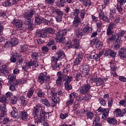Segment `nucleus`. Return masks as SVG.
Returning <instances> with one entry per match:
<instances>
[{
	"label": "nucleus",
	"instance_id": "1",
	"mask_svg": "<svg viewBox=\"0 0 126 126\" xmlns=\"http://www.w3.org/2000/svg\"><path fill=\"white\" fill-rule=\"evenodd\" d=\"M33 116L34 117V123L38 125L40 123H44L49 118V113L45 112V107L41 104H38L34 107Z\"/></svg>",
	"mask_w": 126,
	"mask_h": 126
},
{
	"label": "nucleus",
	"instance_id": "2",
	"mask_svg": "<svg viewBox=\"0 0 126 126\" xmlns=\"http://www.w3.org/2000/svg\"><path fill=\"white\" fill-rule=\"evenodd\" d=\"M77 38L73 40L72 42V48L73 49H79L80 45H79V40L82 38L83 32L82 30L79 29L76 32Z\"/></svg>",
	"mask_w": 126,
	"mask_h": 126
},
{
	"label": "nucleus",
	"instance_id": "3",
	"mask_svg": "<svg viewBox=\"0 0 126 126\" xmlns=\"http://www.w3.org/2000/svg\"><path fill=\"white\" fill-rule=\"evenodd\" d=\"M35 11L32 10L27 12L24 15V18H25V24L28 25L30 27H31L32 23H31V18L32 16L35 14Z\"/></svg>",
	"mask_w": 126,
	"mask_h": 126
},
{
	"label": "nucleus",
	"instance_id": "4",
	"mask_svg": "<svg viewBox=\"0 0 126 126\" xmlns=\"http://www.w3.org/2000/svg\"><path fill=\"white\" fill-rule=\"evenodd\" d=\"M6 114V106L4 104H2L0 105V122H2L3 124H6L9 121L8 118H4L2 121V118Z\"/></svg>",
	"mask_w": 126,
	"mask_h": 126
},
{
	"label": "nucleus",
	"instance_id": "5",
	"mask_svg": "<svg viewBox=\"0 0 126 126\" xmlns=\"http://www.w3.org/2000/svg\"><path fill=\"white\" fill-rule=\"evenodd\" d=\"M66 30L60 31L56 35V41L57 43H65V38L63 36L66 34Z\"/></svg>",
	"mask_w": 126,
	"mask_h": 126
},
{
	"label": "nucleus",
	"instance_id": "6",
	"mask_svg": "<svg viewBox=\"0 0 126 126\" xmlns=\"http://www.w3.org/2000/svg\"><path fill=\"white\" fill-rule=\"evenodd\" d=\"M51 79L50 76L47 75V72H44L40 74L38 77V82L40 83V84H43L44 82L46 81H49Z\"/></svg>",
	"mask_w": 126,
	"mask_h": 126
},
{
	"label": "nucleus",
	"instance_id": "7",
	"mask_svg": "<svg viewBox=\"0 0 126 126\" xmlns=\"http://www.w3.org/2000/svg\"><path fill=\"white\" fill-rule=\"evenodd\" d=\"M77 97H78V94L74 92L71 93L69 95V99L66 103V106H71L74 102V99Z\"/></svg>",
	"mask_w": 126,
	"mask_h": 126
},
{
	"label": "nucleus",
	"instance_id": "8",
	"mask_svg": "<svg viewBox=\"0 0 126 126\" xmlns=\"http://www.w3.org/2000/svg\"><path fill=\"white\" fill-rule=\"evenodd\" d=\"M51 95L52 96V100L53 101V103H52V106L55 107L58 103L60 101V98L57 96V93L55 92L51 91L50 93Z\"/></svg>",
	"mask_w": 126,
	"mask_h": 126
},
{
	"label": "nucleus",
	"instance_id": "9",
	"mask_svg": "<svg viewBox=\"0 0 126 126\" xmlns=\"http://www.w3.org/2000/svg\"><path fill=\"white\" fill-rule=\"evenodd\" d=\"M91 89V86L89 84H84L83 86L81 87L79 90L80 91V93L81 94H85V93H87L88 91L90 90Z\"/></svg>",
	"mask_w": 126,
	"mask_h": 126
},
{
	"label": "nucleus",
	"instance_id": "10",
	"mask_svg": "<svg viewBox=\"0 0 126 126\" xmlns=\"http://www.w3.org/2000/svg\"><path fill=\"white\" fill-rule=\"evenodd\" d=\"M102 53L103 55H104V56H106V57L110 55V56L111 57H112V58H115L116 55V53H115V51H114V50H112L110 49H103L102 51Z\"/></svg>",
	"mask_w": 126,
	"mask_h": 126
},
{
	"label": "nucleus",
	"instance_id": "11",
	"mask_svg": "<svg viewBox=\"0 0 126 126\" xmlns=\"http://www.w3.org/2000/svg\"><path fill=\"white\" fill-rule=\"evenodd\" d=\"M98 112H99V113L103 112V113L102 116V119H103V120H106L107 117H108V115H109V109L103 108L100 107L98 109Z\"/></svg>",
	"mask_w": 126,
	"mask_h": 126
},
{
	"label": "nucleus",
	"instance_id": "12",
	"mask_svg": "<svg viewBox=\"0 0 126 126\" xmlns=\"http://www.w3.org/2000/svg\"><path fill=\"white\" fill-rule=\"evenodd\" d=\"M19 1V0H7L6 1L2 2V5L3 6H12L13 4L17 3V2Z\"/></svg>",
	"mask_w": 126,
	"mask_h": 126
},
{
	"label": "nucleus",
	"instance_id": "13",
	"mask_svg": "<svg viewBox=\"0 0 126 126\" xmlns=\"http://www.w3.org/2000/svg\"><path fill=\"white\" fill-rule=\"evenodd\" d=\"M13 25H15L17 28H18L20 30H25L26 28L22 27V22L19 20H14L12 22Z\"/></svg>",
	"mask_w": 126,
	"mask_h": 126
},
{
	"label": "nucleus",
	"instance_id": "14",
	"mask_svg": "<svg viewBox=\"0 0 126 126\" xmlns=\"http://www.w3.org/2000/svg\"><path fill=\"white\" fill-rule=\"evenodd\" d=\"M17 44H18V40L16 37H14L11 38V41H6L5 45L8 46V47H10L11 46L14 47V46H16Z\"/></svg>",
	"mask_w": 126,
	"mask_h": 126
},
{
	"label": "nucleus",
	"instance_id": "15",
	"mask_svg": "<svg viewBox=\"0 0 126 126\" xmlns=\"http://www.w3.org/2000/svg\"><path fill=\"white\" fill-rule=\"evenodd\" d=\"M20 56H18V54H14L12 57L10 58V61L11 63H15L16 61L19 59V62L16 63L17 64H20V63H22V60L20 59Z\"/></svg>",
	"mask_w": 126,
	"mask_h": 126
},
{
	"label": "nucleus",
	"instance_id": "16",
	"mask_svg": "<svg viewBox=\"0 0 126 126\" xmlns=\"http://www.w3.org/2000/svg\"><path fill=\"white\" fill-rule=\"evenodd\" d=\"M80 12V11L78 9H75L73 10V12L69 14L70 17H71V18H79Z\"/></svg>",
	"mask_w": 126,
	"mask_h": 126
},
{
	"label": "nucleus",
	"instance_id": "17",
	"mask_svg": "<svg viewBox=\"0 0 126 126\" xmlns=\"http://www.w3.org/2000/svg\"><path fill=\"white\" fill-rule=\"evenodd\" d=\"M108 80V79L103 78L101 79L100 78H97L96 80H95V84L97 86H100L104 84L106 81Z\"/></svg>",
	"mask_w": 126,
	"mask_h": 126
},
{
	"label": "nucleus",
	"instance_id": "18",
	"mask_svg": "<svg viewBox=\"0 0 126 126\" xmlns=\"http://www.w3.org/2000/svg\"><path fill=\"white\" fill-rule=\"evenodd\" d=\"M36 37H42V38H46V33H45L44 30H36Z\"/></svg>",
	"mask_w": 126,
	"mask_h": 126
},
{
	"label": "nucleus",
	"instance_id": "19",
	"mask_svg": "<svg viewBox=\"0 0 126 126\" xmlns=\"http://www.w3.org/2000/svg\"><path fill=\"white\" fill-rule=\"evenodd\" d=\"M80 70H82V72L84 73L87 74V73L89 72V70H90V68H89V66L86 64H84L81 66Z\"/></svg>",
	"mask_w": 126,
	"mask_h": 126
},
{
	"label": "nucleus",
	"instance_id": "20",
	"mask_svg": "<svg viewBox=\"0 0 126 126\" xmlns=\"http://www.w3.org/2000/svg\"><path fill=\"white\" fill-rule=\"evenodd\" d=\"M83 59V56H82V55L80 54H78L77 55V58L75 59V60L74 62V65H77V64H79L81 61H82Z\"/></svg>",
	"mask_w": 126,
	"mask_h": 126
},
{
	"label": "nucleus",
	"instance_id": "21",
	"mask_svg": "<svg viewBox=\"0 0 126 126\" xmlns=\"http://www.w3.org/2000/svg\"><path fill=\"white\" fill-rule=\"evenodd\" d=\"M124 22H125V17L121 16L116 18L113 24L116 26L118 25V23H124Z\"/></svg>",
	"mask_w": 126,
	"mask_h": 126
},
{
	"label": "nucleus",
	"instance_id": "22",
	"mask_svg": "<svg viewBox=\"0 0 126 126\" xmlns=\"http://www.w3.org/2000/svg\"><path fill=\"white\" fill-rule=\"evenodd\" d=\"M110 67L112 69L111 74L113 76H117V73H116V69H117V67H116V64L111 63Z\"/></svg>",
	"mask_w": 126,
	"mask_h": 126
},
{
	"label": "nucleus",
	"instance_id": "23",
	"mask_svg": "<svg viewBox=\"0 0 126 126\" xmlns=\"http://www.w3.org/2000/svg\"><path fill=\"white\" fill-rule=\"evenodd\" d=\"M19 102L21 106H26L27 105V100H26L25 96L23 95L20 97Z\"/></svg>",
	"mask_w": 126,
	"mask_h": 126
},
{
	"label": "nucleus",
	"instance_id": "24",
	"mask_svg": "<svg viewBox=\"0 0 126 126\" xmlns=\"http://www.w3.org/2000/svg\"><path fill=\"white\" fill-rule=\"evenodd\" d=\"M13 111L11 112V116L14 119H18L19 115L17 113V109L15 107H12Z\"/></svg>",
	"mask_w": 126,
	"mask_h": 126
},
{
	"label": "nucleus",
	"instance_id": "25",
	"mask_svg": "<svg viewBox=\"0 0 126 126\" xmlns=\"http://www.w3.org/2000/svg\"><path fill=\"white\" fill-rule=\"evenodd\" d=\"M81 30H82V32L83 35L84 33H92V31L93 30V29L91 27L87 26V27H85L84 28L83 30L82 29H81Z\"/></svg>",
	"mask_w": 126,
	"mask_h": 126
},
{
	"label": "nucleus",
	"instance_id": "26",
	"mask_svg": "<svg viewBox=\"0 0 126 126\" xmlns=\"http://www.w3.org/2000/svg\"><path fill=\"white\" fill-rule=\"evenodd\" d=\"M107 122L109 125H117V120L115 118H108L107 119Z\"/></svg>",
	"mask_w": 126,
	"mask_h": 126
},
{
	"label": "nucleus",
	"instance_id": "27",
	"mask_svg": "<svg viewBox=\"0 0 126 126\" xmlns=\"http://www.w3.org/2000/svg\"><path fill=\"white\" fill-rule=\"evenodd\" d=\"M115 26L114 24H111L108 27L107 30V34L112 35L113 34V26Z\"/></svg>",
	"mask_w": 126,
	"mask_h": 126
},
{
	"label": "nucleus",
	"instance_id": "28",
	"mask_svg": "<svg viewBox=\"0 0 126 126\" xmlns=\"http://www.w3.org/2000/svg\"><path fill=\"white\" fill-rule=\"evenodd\" d=\"M126 49L122 50L119 52V55L121 59H126Z\"/></svg>",
	"mask_w": 126,
	"mask_h": 126
},
{
	"label": "nucleus",
	"instance_id": "29",
	"mask_svg": "<svg viewBox=\"0 0 126 126\" xmlns=\"http://www.w3.org/2000/svg\"><path fill=\"white\" fill-rule=\"evenodd\" d=\"M115 14H116V10L114 8L110 9V12L109 13L110 19H114Z\"/></svg>",
	"mask_w": 126,
	"mask_h": 126
},
{
	"label": "nucleus",
	"instance_id": "30",
	"mask_svg": "<svg viewBox=\"0 0 126 126\" xmlns=\"http://www.w3.org/2000/svg\"><path fill=\"white\" fill-rule=\"evenodd\" d=\"M75 19L73 22V26L74 27H77L78 26V24L80 23V18H74Z\"/></svg>",
	"mask_w": 126,
	"mask_h": 126
},
{
	"label": "nucleus",
	"instance_id": "31",
	"mask_svg": "<svg viewBox=\"0 0 126 126\" xmlns=\"http://www.w3.org/2000/svg\"><path fill=\"white\" fill-rule=\"evenodd\" d=\"M32 66L31 62H28L26 63H24L23 66V69H28V68H30Z\"/></svg>",
	"mask_w": 126,
	"mask_h": 126
},
{
	"label": "nucleus",
	"instance_id": "32",
	"mask_svg": "<svg viewBox=\"0 0 126 126\" xmlns=\"http://www.w3.org/2000/svg\"><path fill=\"white\" fill-rule=\"evenodd\" d=\"M50 33V34H53L55 32V31L53 30L52 28H48L44 30V33L46 34V37H47V33Z\"/></svg>",
	"mask_w": 126,
	"mask_h": 126
},
{
	"label": "nucleus",
	"instance_id": "33",
	"mask_svg": "<svg viewBox=\"0 0 126 126\" xmlns=\"http://www.w3.org/2000/svg\"><path fill=\"white\" fill-rule=\"evenodd\" d=\"M21 118L22 120H26L28 118V114L26 111H22L21 112Z\"/></svg>",
	"mask_w": 126,
	"mask_h": 126
},
{
	"label": "nucleus",
	"instance_id": "34",
	"mask_svg": "<svg viewBox=\"0 0 126 126\" xmlns=\"http://www.w3.org/2000/svg\"><path fill=\"white\" fill-rule=\"evenodd\" d=\"M116 40H118L116 35L113 34L111 37L107 39V43L108 44H110L111 42H113V41H116Z\"/></svg>",
	"mask_w": 126,
	"mask_h": 126
},
{
	"label": "nucleus",
	"instance_id": "35",
	"mask_svg": "<svg viewBox=\"0 0 126 126\" xmlns=\"http://www.w3.org/2000/svg\"><path fill=\"white\" fill-rule=\"evenodd\" d=\"M57 54L58 55V57L59 59H63L64 57H65L64 53H63V51L61 50L58 51L57 53Z\"/></svg>",
	"mask_w": 126,
	"mask_h": 126
},
{
	"label": "nucleus",
	"instance_id": "36",
	"mask_svg": "<svg viewBox=\"0 0 126 126\" xmlns=\"http://www.w3.org/2000/svg\"><path fill=\"white\" fill-rule=\"evenodd\" d=\"M114 115L116 117H122V111L120 109H117L114 112Z\"/></svg>",
	"mask_w": 126,
	"mask_h": 126
},
{
	"label": "nucleus",
	"instance_id": "37",
	"mask_svg": "<svg viewBox=\"0 0 126 126\" xmlns=\"http://www.w3.org/2000/svg\"><path fill=\"white\" fill-rule=\"evenodd\" d=\"M21 52L22 53H24L25 52H27L28 50H29V48H28V46L27 45L24 44L21 46Z\"/></svg>",
	"mask_w": 126,
	"mask_h": 126
},
{
	"label": "nucleus",
	"instance_id": "38",
	"mask_svg": "<svg viewBox=\"0 0 126 126\" xmlns=\"http://www.w3.org/2000/svg\"><path fill=\"white\" fill-rule=\"evenodd\" d=\"M99 18L104 21H106L107 20V17L105 16V14H104V12H101L99 13Z\"/></svg>",
	"mask_w": 126,
	"mask_h": 126
},
{
	"label": "nucleus",
	"instance_id": "39",
	"mask_svg": "<svg viewBox=\"0 0 126 126\" xmlns=\"http://www.w3.org/2000/svg\"><path fill=\"white\" fill-rule=\"evenodd\" d=\"M64 0H59V1L57 2L56 4L59 7H62L64 6Z\"/></svg>",
	"mask_w": 126,
	"mask_h": 126
},
{
	"label": "nucleus",
	"instance_id": "40",
	"mask_svg": "<svg viewBox=\"0 0 126 126\" xmlns=\"http://www.w3.org/2000/svg\"><path fill=\"white\" fill-rule=\"evenodd\" d=\"M31 64H32V66L33 69H34V70H35L36 68L38 67V65L39 63L37 61H33V62H31Z\"/></svg>",
	"mask_w": 126,
	"mask_h": 126
},
{
	"label": "nucleus",
	"instance_id": "41",
	"mask_svg": "<svg viewBox=\"0 0 126 126\" xmlns=\"http://www.w3.org/2000/svg\"><path fill=\"white\" fill-rule=\"evenodd\" d=\"M35 24H40L41 23V19H40V16L38 14L35 15Z\"/></svg>",
	"mask_w": 126,
	"mask_h": 126
},
{
	"label": "nucleus",
	"instance_id": "42",
	"mask_svg": "<svg viewBox=\"0 0 126 126\" xmlns=\"http://www.w3.org/2000/svg\"><path fill=\"white\" fill-rule=\"evenodd\" d=\"M63 81V77L58 76L57 79L56 80V84L58 86H61L62 85V82Z\"/></svg>",
	"mask_w": 126,
	"mask_h": 126
},
{
	"label": "nucleus",
	"instance_id": "43",
	"mask_svg": "<svg viewBox=\"0 0 126 126\" xmlns=\"http://www.w3.org/2000/svg\"><path fill=\"white\" fill-rule=\"evenodd\" d=\"M6 78L10 80V81H13V80H15L16 79V76L14 75H8L6 76Z\"/></svg>",
	"mask_w": 126,
	"mask_h": 126
},
{
	"label": "nucleus",
	"instance_id": "44",
	"mask_svg": "<svg viewBox=\"0 0 126 126\" xmlns=\"http://www.w3.org/2000/svg\"><path fill=\"white\" fill-rule=\"evenodd\" d=\"M64 87L65 89L68 91L72 89V86L69 84V83H64Z\"/></svg>",
	"mask_w": 126,
	"mask_h": 126
},
{
	"label": "nucleus",
	"instance_id": "45",
	"mask_svg": "<svg viewBox=\"0 0 126 126\" xmlns=\"http://www.w3.org/2000/svg\"><path fill=\"white\" fill-rule=\"evenodd\" d=\"M86 116L88 118V119H93V117H94V113L93 112L89 111L87 113Z\"/></svg>",
	"mask_w": 126,
	"mask_h": 126
},
{
	"label": "nucleus",
	"instance_id": "46",
	"mask_svg": "<svg viewBox=\"0 0 126 126\" xmlns=\"http://www.w3.org/2000/svg\"><path fill=\"white\" fill-rule=\"evenodd\" d=\"M82 79V74L80 72H78L75 77V80L76 81H79Z\"/></svg>",
	"mask_w": 126,
	"mask_h": 126
},
{
	"label": "nucleus",
	"instance_id": "47",
	"mask_svg": "<svg viewBox=\"0 0 126 126\" xmlns=\"http://www.w3.org/2000/svg\"><path fill=\"white\" fill-rule=\"evenodd\" d=\"M54 12H56L57 16H63V12L59 9H54Z\"/></svg>",
	"mask_w": 126,
	"mask_h": 126
},
{
	"label": "nucleus",
	"instance_id": "48",
	"mask_svg": "<svg viewBox=\"0 0 126 126\" xmlns=\"http://www.w3.org/2000/svg\"><path fill=\"white\" fill-rule=\"evenodd\" d=\"M91 99V96H89V95H87L85 96H81L80 97V100L82 101H88V100H90Z\"/></svg>",
	"mask_w": 126,
	"mask_h": 126
},
{
	"label": "nucleus",
	"instance_id": "49",
	"mask_svg": "<svg viewBox=\"0 0 126 126\" xmlns=\"http://www.w3.org/2000/svg\"><path fill=\"white\" fill-rule=\"evenodd\" d=\"M95 47L98 49H101L103 47V42L100 41V40H97L95 44Z\"/></svg>",
	"mask_w": 126,
	"mask_h": 126
},
{
	"label": "nucleus",
	"instance_id": "50",
	"mask_svg": "<svg viewBox=\"0 0 126 126\" xmlns=\"http://www.w3.org/2000/svg\"><path fill=\"white\" fill-rule=\"evenodd\" d=\"M17 97L15 96L12 97L11 99L10 103L12 105H15V104H16L17 102Z\"/></svg>",
	"mask_w": 126,
	"mask_h": 126
},
{
	"label": "nucleus",
	"instance_id": "51",
	"mask_svg": "<svg viewBox=\"0 0 126 126\" xmlns=\"http://www.w3.org/2000/svg\"><path fill=\"white\" fill-rule=\"evenodd\" d=\"M125 33L126 31H121L120 32L116 35L117 39H119V38H121V37H123V36L125 35Z\"/></svg>",
	"mask_w": 126,
	"mask_h": 126
},
{
	"label": "nucleus",
	"instance_id": "52",
	"mask_svg": "<svg viewBox=\"0 0 126 126\" xmlns=\"http://www.w3.org/2000/svg\"><path fill=\"white\" fill-rule=\"evenodd\" d=\"M6 99L7 97L5 95H2L0 97V102L3 103V104H5V103H6Z\"/></svg>",
	"mask_w": 126,
	"mask_h": 126
},
{
	"label": "nucleus",
	"instance_id": "53",
	"mask_svg": "<svg viewBox=\"0 0 126 126\" xmlns=\"http://www.w3.org/2000/svg\"><path fill=\"white\" fill-rule=\"evenodd\" d=\"M100 122V118L98 116H96L94 121L93 124L94 126H98L99 122Z\"/></svg>",
	"mask_w": 126,
	"mask_h": 126
},
{
	"label": "nucleus",
	"instance_id": "54",
	"mask_svg": "<svg viewBox=\"0 0 126 126\" xmlns=\"http://www.w3.org/2000/svg\"><path fill=\"white\" fill-rule=\"evenodd\" d=\"M72 80V77L71 76H66L65 77V83H70V82H71V81Z\"/></svg>",
	"mask_w": 126,
	"mask_h": 126
},
{
	"label": "nucleus",
	"instance_id": "55",
	"mask_svg": "<svg viewBox=\"0 0 126 126\" xmlns=\"http://www.w3.org/2000/svg\"><path fill=\"white\" fill-rule=\"evenodd\" d=\"M41 103L45 105V106H47L48 107L50 106V103H49V101L47 99H42Z\"/></svg>",
	"mask_w": 126,
	"mask_h": 126
},
{
	"label": "nucleus",
	"instance_id": "56",
	"mask_svg": "<svg viewBox=\"0 0 126 126\" xmlns=\"http://www.w3.org/2000/svg\"><path fill=\"white\" fill-rule=\"evenodd\" d=\"M92 3L91 2V1L89 0H86L83 1V4L85 6H88L89 5H91Z\"/></svg>",
	"mask_w": 126,
	"mask_h": 126
},
{
	"label": "nucleus",
	"instance_id": "57",
	"mask_svg": "<svg viewBox=\"0 0 126 126\" xmlns=\"http://www.w3.org/2000/svg\"><path fill=\"white\" fill-rule=\"evenodd\" d=\"M67 117H68V113H64V114L61 113L60 114V118L62 120H64V119H66Z\"/></svg>",
	"mask_w": 126,
	"mask_h": 126
},
{
	"label": "nucleus",
	"instance_id": "58",
	"mask_svg": "<svg viewBox=\"0 0 126 126\" xmlns=\"http://www.w3.org/2000/svg\"><path fill=\"white\" fill-rule=\"evenodd\" d=\"M32 58L33 59V60H38V59H39V55H38L37 53H33L32 54Z\"/></svg>",
	"mask_w": 126,
	"mask_h": 126
},
{
	"label": "nucleus",
	"instance_id": "59",
	"mask_svg": "<svg viewBox=\"0 0 126 126\" xmlns=\"http://www.w3.org/2000/svg\"><path fill=\"white\" fill-rule=\"evenodd\" d=\"M37 96L38 97H40L41 98H43L44 96H45V93L42 92V90H39L37 92Z\"/></svg>",
	"mask_w": 126,
	"mask_h": 126
},
{
	"label": "nucleus",
	"instance_id": "60",
	"mask_svg": "<svg viewBox=\"0 0 126 126\" xmlns=\"http://www.w3.org/2000/svg\"><path fill=\"white\" fill-rule=\"evenodd\" d=\"M100 58V56L98 55L97 54L93 55L92 54V57L91 59H95L96 62L99 61Z\"/></svg>",
	"mask_w": 126,
	"mask_h": 126
},
{
	"label": "nucleus",
	"instance_id": "61",
	"mask_svg": "<svg viewBox=\"0 0 126 126\" xmlns=\"http://www.w3.org/2000/svg\"><path fill=\"white\" fill-rule=\"evenodd\" d=\"M7 71L6 69H2L0 70V75L1 76H3L4 75H6Z\"/></svg>",
	"mask_w": 126,
	"mask_h": 126
},
{
	"label": "nucleus",
	"instance_id": "62",
	"mask_svg": "<svg viewBox=\"0 0 126 126\" xmlns=\"http://www.w3.org/2000/svg\"><path fill=\"white\" fill-rule=\"evenodd\" d=\"M99 101L100 104H101V105H102V106H105L106 105V101L104 99H103V98H99Z\"/></svg>",
	"mask_w": 126,
	"mask_h": 126
},
{
	"label": "nucleus",
	"instance_id": "63",
	"mask_svg": "<svg viewBox=\"0 0 126 126\" xmlns=\"http://www.w3.org/2000/svg\"><path fill=\"white\" fill-rule=\"evenodd\" d=\"M119 104H120V105H121V106H123L124 107H126V100H120V101L119 102Z\"/></svg>",
	"mask_w": 126,
	"mask_h": 126
},
{
	"label": "nucleus",
	"instance_id": "64",
	"mask_svg": "<svg viewBox=\"0 0 126 126\" xmlns=\"http://www.w3.org/2000/svg\"><path fill=\"white\" fill-rule=\"evenodd\" d=\"M119 79L122 82H126V78L124 76H120L119 77Z\"/></svg>",
	"mask_w": 126,
	"mask_h": 126
}]
</instances>
